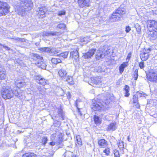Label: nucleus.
<instances>
[{"mask_svg": "<svg viewBox=\"0 0 157 157\" xmlns=\"http://www.w3.org/2000/svg\"><path fill=\"white\" fill-rule=\"evenodd\" d=\"M20 4L16 6L15 9L19 15L23 16L25 14L26 8L32 7L33 3L31 0H20Z\"/></svg>", "mask_w": 157, "mask_h": 157, "instance_id": "f257e3e1", "label": "nucleus"}, {"mask_svg": "<svg viewBox=\"0 0 157 157\" xmlns=\"http://www.w3.org/2000/svg\"><path fill=\"white\" fill-rule=\"evenodd\" d=\"M2 91V97L5 99H10L13 97V91L10 86H3Z\"/></svg>", "mask_w": 157, "mask_h": 157, "instance_id": "f03ea898", "label": "nucleus"}, {"mask_svg": "<svg viewBox=\"0 0 157 157\" xmlns=\"http://www.w3.org/2000/svg\"><path fill=\"white\" fill-rule=\"evenodd\" d=\"M10 8L6 3L0 1V16L7 14L9 12Z\"/></svg>", "mask_w": 157, "mask_h": 157, "instance_id": "7ed1b4c3", "label": "nucleus"}, {"mask_svg": "<svg viewBox=\"0 0 157 157\" xmlns=\"http://www.w3.org/2000/svg\"><path fill=\"white\" fill-rule=\"evenodd\" d=\"M93 105L91 108L94 111H98L101 110L104 106L101 102H99V101H96L95 100L92 101Z\"/></svg>", "mask_w": 157, "mask_h": 157, "instance_id": "20e7f679", "label": "nucleus"}, {"mask_svg": "<svg viewBox=\"0 0 157 157\" xmlns=\"http://www.w3.org/2000/svg\"><path fill=\"white\" fill-rule=\"evenodd\" d=\"M34 79L36 80V82L39 84L45 86L49 84L48 81L44 79L41 75H36L34 77Z\"/></svg>", "mask_w": 157, "mask_h": 157, "instance_id": "39448f33", "label": "nucleus"}, {"mask_svg": "<svg viewBox=\"0 0 157 157\" xmlns=\"http://www.w3.org/2000/svg\"><path fill=\"white\" fill-rule=\"evenodd\" d=\"M60 66H62V67L59 71L58 73L59 76L60 77L63 78V79L66 77L67 74V72L66 71V66L63 64H62Z\"/></svg>", "mask_w": 157, "mask_h": 157, "instance_id": "423d86ee", "label": "nucleus"}, {"mask_svg": "<svg viewBox=\"0 0 157 157\" xmlns=\"http://www.w3.org/2000/svg\"><path fill=\"white\" fill-rule=\"evenodd\" d=\"M147 26L150 28H152L153 30L157 31V22L153 20H149L147 21Z\"/></svg>", "mask_w": 157, "mask_h": 157, "instance_id": "0eeeda50", "label": "nucleus"}, {"mask_svg": "<svg viewBox=\"0 0 157 157\" xmlns=\"http://www.w3.org/2000/svg\"><path fill=\"white\" fill-rule=\"evenodd\" d=\"M121 17L117 13L115 10L112 14L111 16L110 17V19L112 22H116L120 21L121 20Z\"/></svg>", "mask_w": 157, "mask_h": 157, "instance_id": "6e6552de", "label": "nucleus"}, {"mask_svg": "<svg viewBox=\"0 0 157 157\" xmlns=\"http://www.w3.org/2000/svg\"><path fill=\"white\" fill-rule=\"evenodd\" d=\"M90 2V0H78L79 6L81 8L85 6L89 7Z\"/></svg>", "mask_w": 157, "mask_h": 157, "instance_id": "1a4fd4ad", "label": "nucleus"}, {"mask_svg": "<svg viewBox=\"0 0 157 157\" xmlns=\"http://www.w3.org/2000/svg\"><path fill=\"white\" fill-rule=\"evenodd\" d=\"M150 51V49L148 48L147 52L140 54V57L142 61H145L147 59L149 56L148 53Z\"/></svg>", "mask_w": 157, "mask_h": 157, "instance_id": "9d476101", "label": "nucleus"}, {"mask_svg": "<svg viewBox=\"0 0 157 157\" xmlns=\"http://www.w3.org/2000/svg\"><path fill=\"white\" fill-rule=\"evenodd\" d=\"M149 79L150 81L157 82V72L151 73Z\"/></svg>", "mask_w": 157, "mask_h": 157, "instance_id": "9b49d317", "label": "nucleus"}, {"mask_svg": "<svg viewBox=\"0 0 157 157\" xmlns=\"http://www.w3.org/2000/svg\"><path fill=\"white\" fill-rule=\"evenodd\" d=\"M115 11L121 18L122 17L123 15L125 14L126 13L125 9L121 7H119Z\"/></svg>", "mask_w": 157, "mask_h": 157, "instance_id": "f8f14e48", "label": "nucleus"}, {"mask_svg": "<svg viewBox=\"0 0 157 157\" xmlns=\"http://www.w3.org/2000/svg\"><path fill=\"white\" fill-rule=\"evenodd\" d=\"M96 51L95 49H92L89 50V51L86 53L84 55V57L85 59H88L90 58L93 56Z\"/></svg>", "mask_w": 157, "mask_h": 157, "instance_id": "ddd939ff", "label": "nucleus"}, {"mask_svg": "<svg viewBox=\"0 0 157 157\" xmlns=\"http://www.w3.org/2000/svg\"><path fill=\"white\" fill-rule=\"evenodd\" d=\"M62 32H44L43 34L46 36H59L62 34Z\"/></svg>", "mask_w": 157, "mask_h": 157, "instance_id": "4468645a", "label": "nucleus"}, {"mask_svg": "<svg viewBox=\"0 0 157 157\" xmlns=\"http://www.w3.org/2000/svg\"><path fill=\"white\" fill-rule=\"evenodd\" d=\"M98 144L100 146L103 148L105 147L108 145L107 141L103 139L98 140Z\"/></svg>", "mask_w": 157, "mask_h": 157, "instance_id": "2eb2a0df", "label": "nucleus"}, {"mask_svg": "<svg viewBox=\"0 0 157 157\" xmlns=\"http://www.w3.org/2000/svg\"><path fill=\"white\" fill-rule=\"evenodd\" d=\"M15 85L17 87L20 88L26 86V84L25 82L20 80L15 82Z\"/></svg>", "mask_w": 157, "mask_h": 157, "instance_id": "dca6fc26", "label": "nucleus"}, {"mask_svg": "<svg viewBox=\"0 0 157 157\" xmlns=\"http://www.w3.org/2000/svg\"><path fill=\"white\" fill-rule=\"evenodd\" d=\"M117 128L116 123H111L108 126L107 129L108 131H114Z\"/></svg>", "mask_w": 157, "mask_h": 157, "instance_id": "f3484780", "label": "nucleus"}, {"mask_svg": "<svg viewBox=\"0 0 157 157\" xmlns=\"http://www.w3.org/2000/svg\"><path fill=\"white\" fill-rule=\"evenodd\" d=\"M71 56L75 60H77L78 58V51L75 50V51L71 52L70 53Z\"/></svg>", "mask_w": 157, "mask_h": 157, "instance_id": "a211bd4d", "label": "nucleus"}, {"mask_svg": "<svg viewBox=\"0 0 157 157\" xmlns=\"http://www.w3.org/2000/svg\"><path fill=\"white\" fill-rule=\"evenodd\" d=\"M103 52L100 50H98L96 54V58L97 59L99 60L103 57Z\"/></svg>", "mask_w": 157, "mask_h": 157, "instance_id": "6ab92c4d", "label": "nucleus"}, {"mask_svg": "<svg viewBox=\"0 0 157 157\" xmlns=\"http://www.w3.org/2000/svg\"><path fill=\"white\" fill-rule=\"evenodd\" d=\"M44 60H41L40 61H38L37 65L39 67L42 69H44L46 68V65L43 61Z\"/></svg>", "mask_w": 157, "mask_h": 157, "instance_id": "aec40b11", "label": "nucleus"}, {"mask_svg": "<svg viewBox=\"0 0 157 157\" xmlns=\"http://www.w3.org/2000/svg\"><path fill=\"white\" fill-rule=\"evenodd\" d=\"M58 113L59 116L61 117L62 120H64V114L63 111L61 109V105H59L58 109Z\"/></svg>", "mask_w": 157, "mask_h": 157, "instance_id": "412c9836", "label": "nucleus"}, {"mask_svg": "<svg viewBox=\"0 0 157 157\" xmlns=\"http://www.w3.org/2000/svg\"><path fill=\"white\" fill-rule=\"evenodd\" d=\"M38 14L41 15H44L47 11V9L45 6L39 7L38 8Z\"/></svg>", "mask_w": 157, "mask_h": 157, "instance_id": "4be33fe9", "label": "nucleus"}, {"mask_svg": "<svg viewBox=\"0 0 157 157\" xmlns=\"http://www.w3.org/2000/svg\"><path fill=\"white\" fill-rule=\"evenodd\" d=\"M154 31H151L149 34V36H151V38L153 39L157 38V30H153Z\"/></svg>", "mask_w": 157, "mask_h": 157, "instance_id": "5701e85b", "label": "nucleus"}, {"mask_svg": "<svg viewBox=\"0 0 157 157\" xmlns=\"http://www.w3.org/2000/svg\"><path fill=\"white\" fill-rule=\"evenodd\" d=\"M12 90L13 91V95H14L17 98H19L22 95L21 93L18 92L17 90V87H14Z\"/></svg>", "mask_w": 157, "mask_h": 157, "instance_id": "b1692460", "label": "nucleus"}, {"mask_svg": "<svg viewBox=\"0 0 157 157\" xmlns=\"http://www.w3.org/2000/svg\"><path fill=\"white\" fill-rule=\"evenodd\" d=\"M75 144L77 145L80 146L82 145V142L80 136L78 135L76 137Z\"/></svg>", "mask_w": 157, "mask_h": 157, "instance_id": "393cba45", "label": "nucleus"}, {"mask_svg": "<svg viewBox=\"0 0 157 157\" xmlns=\"http://www.w3.org/2000/svg\"><path fill=\"white\" fill-rule=\"evenodd\" d=\"M128 66V63L124 62L121 64L119 67V70L120 73H121L124 71V69Z\"/></svg>", "mask_w": 157, "mask_h": 157, "instance_id": "a878e982", "label": "nucleus"}, {"mask_svg": "<svg viewBox=\"0 0 157 157\" xmlns=\"http://www.w3.org/2000/svg\"><path fill=\"white\" fill-rule=\"evenodd\" d=\"M63 80L67 82L69 84H73L72 77L71 76H68L67 77L66 76V77H65L63 79Z\"/></svg>", "mask_w": 157, "mask_h": 157, "instance_id": "bb28decb", "label": "nucleus"}, {"mask_svg": "<svg viewBox=\"0 0 157 157\" xmlns=\"http://www.w3.org/2000/svg\"><path fill=\"white\" fill-rule=\"evenodd\" d=\"M51 61L53 64H56L61 62V59L58 58H52L51 59Z\"/></svg>", "mask_w": 157, "mask_h": 157, "instance_id": "cd10ccee", "label": "nucleus"}, {"mask_svg": "<svg viewBox=\"0 0 157 157\" xmlns=\"http://www.w3.org/2000/svg\"><path fill=\"white\" fill-rule=\"evenodd\" d=\"M94 120L95 123L97 124H99L101 123V120L100 119L99 117L97 116L94 115Z\"/></svg>", "mask_w": 157, "mask_h": 157, "instance_id": "c85d7f7f", "label": "nucleus"}, {"mask_svg": "<svg viewBox=\"0 0 157 157\" xmlns=\"http://www.w3.org/2000/svg\"><path fill=\"white\" fill-rule=\"evenodd\" d=\"M33 55L34 59L38 60V61L43 60V57L41 56L36 54H33Z\"/></svg>", "mask_w": 157, "mask_h": 157, "instance_id": "c756f323", "label": "nucleus"}, {"mask_svg": "<svg viewBox=\"0 0 157 157\" xmlns=\"http://www.w3.org/2000/svg\"><path fill=\"white\" fill-rule=\"evenodd\" d=\"M124 93L125 94L124 96L126 97H128L129 96L130 94L128 93L129 91V87L128 86L126 85L125 86L124 88Z\"/></svg>", "mask_w": 157, "mask_h": 157, "instance_id": "7c9ffc66", "label": "nucleus"}, {"mask_svg": "<svg viewBox=\"0 0 157 157\" xmlns=\"http://www.w3.org/2000/svg\"><path fill=\"white\" fill-rule=\"evenodd\" d=\"M6 76L5 72L2 71V69H0V80L5 79Z\"/></svg>", "mask_w": 157, "mask_h": 157, "instance_id": "2f4dec72", "label": "nucleus"}, {"mask_svg": "<svg viewBox=\"0 0 157 157\" xmlns=\"http://www.w3.org/2000/svg\"><path fill=\"white\" fill-rule=\"evenodd\" d=\"M22 157H37L35 154L33 153H26L23 155Z\"/></svg>", "mask_w": 157, "mask_h": 157, "instance_id": "473e14b6", "label": "nucleus"}, {"mask_svg": "<svg viewBox=\"0 0 157 157\" xmlns=\"http://www.w3.org/2000/svg\"><path fill=\"white\" fill-rule=\"evenodd\" d=\"M74 155L73 153L70 151H67L63 155L64 157H72Z\"/></svg>", "mask_w": 157, "mask_h": 157, "instance_id": "72a5a7b5", "label": "nucleus"}, {"mask_svg": "<svg viewBox=\"0 0 157 157\" xmlns=\"http://www.w3.org/2000/svg\"><path fill=\"white\" fill-rule=\"evenodd\" d=\"M68 54V52H66L61 53L59 54H57V56H59V57H62L63 58L65 59L67 57Z\"/></svg>", "mask_w": 157, "mask_h": 157, "instance_id": "f704fd0d", "label": "nucleus"}, {"mask_svg": "<svg viewBox=\"0 0 157 157\" xmlns=\"http://www.w3.org/2000/svg\"><path fill=\"white\" fill-rule=\"evenodd\" d=\"M66 11L64 10H59L58 12L57 15L58 16L63 17L66 14Z\"/></svg>", "mask_w": 157, "mask_h": 157, "instance_id": "c9c22d12", "label": "nucleus"}, {"mask_svg": "<svg viewBox=\"0 0 157 157\" xmlns=\"http://www.w3.org/2000/svg\"><path fill=\"white\" fill-rule=\"evenodd\" d=\"M136 94L139 97H145L147 95L145 93L141 91H137L136 93Z\"/></svg>", "mask_w": 157, "mask_h": 157, "instance_id": "e433bc0d", "label": "nucleus"}, {"mask_svg": "<svg viewBox=\"0 0 157 157\" xmlns=\"http://www.w3.org/2000/svg\"><path fill=\"white\" fill-rule=\"evenodd\" d=\"M91 80L95 84H99L101 83L100 80L97 78H92Z\"/></svg>", "mask_w": 157, "mask_h": 157, "instance_id": "4c0bfd02", "label": "nucleus"}, {"mask_svg": "<svg viewBox=\"0 0 157 157\" xmlns=\"http://www.w3.org/2000/svg\"><path fill=\"white\" fill-rule=\"evenodd\" d=\"M48 141V139L47 137L46 136H43L42 137V140H41V143H42V144H43L44 146H45V144Z\"/></svg>", "mask_w": 157, "mask_h": 157, "instance_id": "58836bf2", "label": "nucleus"}, {"mask_svg": "<svg viewBox=\"0 0 157 157\" xmlns=\"http://www.w3.org/2000/svg\"><path fill=\"white\" fill-rule=\"evenodd\" d=\"M135 27L136 29V30L138 33H140L141 31V27L140 25L138 23L136 24L135 25Z\"/></svg>", "mask_w": 157, "mask_h": 157, "instance_id": "ea45409f", "label": "nucleus"}, {"mask_svg": "<svg viewBox=\"0 0 157 157\" xmlns=\"http://www.w3.org/2000/svg\"><path fill=\"white\" fill-rule=\"evenodd\" d=\"M139 97L137 94H136L133 96V102L134 103H136L138 102V98Z\"/></svg>", "mask_w": 157, "mask_h": 157, "instance_id": "a19ab883", "label": "nucleus"}, {"mask_svg": "<svg viewBox=\"0 0 157 157\" xmlns=\"http://www.w3.org/2000/svg\"><path fill=\"white\" fill-rule=\"evenodd\" d=\"M66 27V25L63 23H60L57 25V27L61 29H64Z\"/></svg>", "mask_w": 157, "mask_h": 157, "instance_id": "79ce46f5", "label": "nucleus"}, {"mask_svg": "<svg viewBox=\"0 0 157 157\" xmlns=\"http://www.w3.org/2000/svg\"><path fill=\"white\" fill-rule=\"evenodd\" d=\"M49 54L51 56H54L57 55L56 53V48L51 49Z\"/></svg>", "mask_w": 157, "mask_h": 157, "instance_id": "37998d69", "label": "nucleus"}, {"mask_svg": "<svg viewBox=\"0 0 157 157\" xmlns=\"http://www.w3.org/2000/svg\"><path fill=\"white\" fill-rule=\"evenodd\" d=\"M118 147L120 149H123L124 148V145L123 142L122 141L120 140L118 143Z\"/></svg>", "mask_w": 157, "mask_h": 157, "instance_id": "c03bdc74", "label": "nucleus"}, {"mask_svg": "<svg viewBox=\"0 0 157 157\" xmlns=\"http://www.w3.org/2000/svg\"><path fill=\"white\" fill-rule=\"evenodd\" d=\"M15 40L17 41L18 42H24L25 41V39L24 38H21L19 37H16L13 38Z\"/></svg>", "mask_w": 157, "mask_h": 157, "instance_id": "a18cd8bd", "label": "nucleus"}, {"mask_svg": "<svg viewBox=\"0 0 157 157\" xmlns=\"http://www.w3.org/2000/svg\"><path fill=\"white\" fill-rule=\"evenodd\" d=\"M103 152L105 153L107 155H109L110 153L109 148H106L104 150Z\"/></svg>", "mask_w": 157, "mask_h": 157, "instance_id": "49530a36", "label": "nucleus"}, {"mask_svg": "<svg viewBox=\"0 0 157 157\" xmlns=\"http://www.w3.org/2000/svg\"><path fill=\"white\" fill-rule=\"evenodd\" d=\"M114 154V157H120V154L118 151L115 149L113 151Z\"/></svg>", "mask_w": 157, "mask_h": 157, "instance_id": "de8ad7c7", "label": "nucleus"}, {"mask_svg": "<svg viewBox=\"0 0 157 157\" xmlns=\"http://www.w3.org/2000/svg\"><path fill=\"white\" fill-rule=\"evenodd\" d=\"M78 101L77 100L75 102V105L76 107L77 108L78 110V112L79 113V114L81 116L82 115V114L80 112V109L78 107Z\"/></svg>", "mask_w": 157, "mask_h": 157, "instance_id": "09e8293b", "label": "nucleus"}, {"mask_svg": "<svg viewBox=\"0 0 157 157\" xmlns=\"http://www.w3.org/2000/svg\"><path fill=\"white\" fill-rule=\"evenodd\" d=\"M104 101H105V103L106 104H108L111 101V99L110 98H105L104 99Z\"/></svg>", "mask_w": 157, "mask_h": 157, "instance_id": "8fccbe9b", "label": "nucleus"}, {"mask_svg": "<svg viewBox=\"0 0 157 157\" xmlns=\"http://www.w3.org/2000/svg\"><path fill=\"white\" fill-rule=\"evenodd\" d=\"M0 45L2 46L3 48H4L6 50H10V48L8 46H6L5 44H0Z\"/></svg>", "mask_w": 157, "mask_h": 157, "instance_id": "3c124183", "label": "nucleus"}, {"mask_svg": "<svg viewBox=\"0 0 157 157\" xmlns=\"http://www.w3.org/2000/svg\"><path fill=\"white\" fill-rule=\"evenodd\" d=\"M139 66L141 69L144 68V62H140L139 64Z\"/></svg>", "mask_w": 157, "mask_h": 157, "instance_id": "603ef678", "label": "nucleus"}, {"mask_svg": "<svg viewBox=\"0 0 157 157\" xmlns=\"http://www.w3.org/2000/svg\"><path fill=\"white\" fill-rule=\"evenodd\" d=\"M96 71L98 72H102V68L100 66L96 68Z\"/></svg>", "mask_w": 157, "mask_h": 157, "instance_id": "864d4df0", "label": "nucleus"}, {"mask_svg": "<svg viewBox=\"0 0 157 157\" xmlns=\"http://www.w3.org/2000/svg\"><path fill=\"white\" fill-rule=\"evenodd\" d=\"M131 28L129 26H126L125 28V31L126 33L129 32L131 30Z\"/></svg>", "mask_w": 157, "mask_h": 157, "instance_id": "5fc2aeb1", "label": "nucleus"}, {"mask_svg": "<svg viewBox=\"0 0 157 157\" xmlns=\"http://www.w3.org/2000/svg\"><path fill=\"white\" fill-rule=\"evenodd\" d=\"M51 49L50 48L48 47H45V52H48L50 54Z\"/></svg>", "mask_w": 157, "mask_h": 157, "instance_id": "6e6d98bb", "label": "nucleus"}, {"mask_svg": "<svg viewBox=\"0 0 157 157\" xmlns=\"http://www.w3.org/2000/svg\"><path fill=\"white\" fill-rule=\"evenodd\" d=\"M67 95L68 98L70 99L71 98V94L70 92H68L67 93Z\"/></svg>", "mask_w": 157, "mask_h": 157, "instance_id": "4d7b16f0", "label": "nucleus"}, {"mask_svg": "<svg viewBox=\"0 0 157 157\" xmlns=\"http://www.w3.org/2000/svg\"><path fill=\"white\" fill-rule=\"evenodd\" d=\"M45 47H43L40 48L39 50L42 52H45Z\"/></svg>", "mask_w": 157, "mask_h": 157, "instance_id": "13d9d810", "label": "nucleus"}, {"mask_svg": "<svg viewBox=\"0 0 157 157\" xmlns=\"http://www.w3.org/2000/svg\"><path fill=\"white\" fill-rule=\"evenodd\" d=\"M55 144V143L54 142L52 141V142H50L49 143V144L51 146H54Z\"/></svg>", "mask_w": 157, "mask_h": 157, "instance_id": "bf43d9fd", "label": "nucleus"}, {"mask_svg": "<svg viewBox=\"0 0 157 157\" xmlns=\"http://www.w3.org/2000/svg\"><path fill=\"white\" fill-rule=\"evenodd\" d=\"M138 77V75H134V77H133V78H134V79L135 80H136L137 79Z\"/></svg>", "mask_w": 157, "mask_h": 157, "instance_id": "052dcab7", "label": "nucleus"}, {"mask_svg": "<svg viewBox=\"0 0 157 157\" xmlns=\"http://www.w3.org/2000/svg\"><path fill=\"white\" fill-rule=\"evenodd\" d=\"M138 75V70H136L134 71V75Z\"/></svg>", "mask_w": 157, "mask_h": 157, "instance_id": "680f3d73", "label": "nucleus"}, {"mask_svg": "<svg viewBox=\"0 0 157 157\" xmlns=\"http://www.w3.org/2000/svg\"><path fill=\"white\" fill-rule=\"evenodd\" d=\"M137 103L136 105H135V106H136V107L137 108H139L140 107V105L138 103V102H137Z\"/></svg>", "mask_w": 157, "mask_h": 157, "instance_id": "e2e57ef3", "label": "nucleus"}, {"mask_svg": "<svg viewBox=\"0 0 157 157\" xmlns=\"http://www.w3.org/2000/svg\"><path fill=\"white\" fill-rule=\"evenodd\" d=\"M56 53L57 55V53L59 52V50L58 49L56 48Z\"/></svg>", "mask_w": 157, "mask_h": 157, "instance_id": "0e129e2a", "label": "nucleus"}, {"mask_svg": "<svg viewBox=\"0 0 157 157\" xmlns=\"http://www.w3.org/2000/svg\"><path fill=\"white\" fill-rule=\"evenodd\" d=\"M128 58H130L131 57V54H129L128 56Z\"/></svg>", "mask_w": 157, "mask_h": 157, "instance_id": "69168bd1", "label": "nucleus"}, {"mask_svg": "<svg viewBox=\"0 0 157 157\" xmlns=\"http://www.w3.org/2000/svg\"><path fill=\"white\" fill-rule=\"evenodd\" d=\"M127 139L129 141V142L130 141L129 140L130 138H129V136H128Z\"/></svg>", "mask_w": 157, "mask_h": 157, "instance_id": "338daca9", "label": "nucleus"}, {"mask_svg": "<svg viewBox=\"0 0 157 157\" xmlns=\"http://www.w3.org/2000/svg\"><path fill=\"white\" fill-rule=\"evenodd\" d=\"M72 157H78V156H77L76 155H74L73 156H72Z\"/></svg>", "mask_w": 157, "mask_h": 157, "instance_id": "774afa93", "label": "nucleus"}]
</instances>
